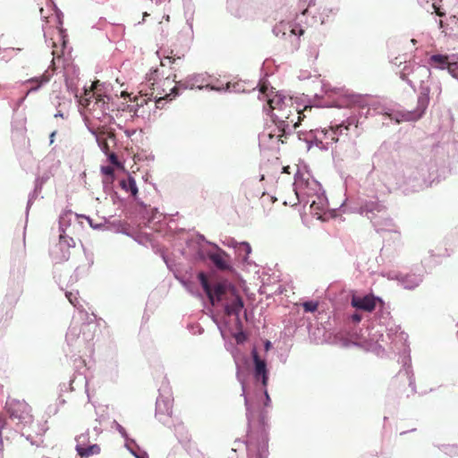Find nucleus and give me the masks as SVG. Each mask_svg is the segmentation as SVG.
Instances as JSON below:
<instances>
[{
  "label": "nucleus",
  "mask_w": 458,
  "mask_h": 458,
  "mask_svg": "<svg viewBox=\"0 0 458 458\" xmlns=\"http://www.w3.org/2000/svg\"><path fill=\"white\" fill-rule=\"evenodd\" d=\"M259 94L262 95V98H259L267 102L275 123L284 126L289 131L299 126L301 121L305 117V112H311L312 110L310 106H306L303 110H299L294 106L292 98L283 97L277 93L271 96L273 91L265 84L260 86Z\"/></svg>",
  "instance_id": "1"
},
{
  "label": "nucleus",
  "mask_w": 458,
  "mask_h": 458,
  "mask_svg": "<svg viewBox=\"0 0 458 458\" xmlns=\"http://www.w3.org/2000/svg\"><path fill=\"white\" fill-rule=\"evenodd\" d=\"M176 75H174V78L167 76L166 78L160 80L159 81L151 82V95L157 99V101L162 99H173L178 95V89L180 86H182L181 82L179 86L175 81Z\"/></svg>",
  "instance_id": "2"
},
{
  "label": "nucleus",
  "mask_w": 458,
  "mask_h": 458,
  "mask_svg": "<svg viewBox=\"0 0 458 458\" xmlns=\"http://www.w3.org/2000/svg\"><path fill=\"white\" fill-rule=\"evenodd\" d=\"M198 277L212 305L224 300V295L227 293L226 285L228 284L217 283L211 286L204 273H199Z\"/></svg>",
  "instance_id": "3"
},
{
  "label": "nucleus",
  "mask_w": 458,
  "mask_h": 458,
  "mask_svg": "<svg viewBox=\"0 0 458 458\" xmlns=\"http://www.w3.org/2000/svg\"><path fill=\"white\" fill-rule=\"evenodd\" d=\"M227 293L224 295V301H230L225 304V311L226 315H236L238 316L243 309V301L242 297L237 294L236 290L231 284L226 285Z\"/></svg>",
  "instance_id": "4"
},
{
  "label": "nucleus",
  "mask_w": 458,
  "mask_h": 458,
  "mask_svg": "<svg viewBox=\"0 0 458 458\" xmlns=\"http://www.w3.org/2000/svg\"><path fill=\"white\" fill-rule=\"evenodd\" d=\"M7 411L12 418L20 421H26L31 419V408L24 401L13 399L6 403Z\"/></svg>",
  "instance_id": "5"
},
{
  "label": "nucleus",
  "mask_w": 458,
  "mask_h": 458,
  "mask_svg": "<svg viewBox=\"0 0 458 458\" xmlns=\"http://www.w3.org/2000/svg\"><path fill=\"white\" fill-rule=\"evenodd\" d=\"M429 93L430 89L428 87L421 89V91L418 97L417 108L414 113H407L402 115V120L405 121H416L420 119L425 113L428 103H429Z\"/></svg>",
  "instance_id": "6"
},
{
  "label": "nucleus",
  "mask_w": 458,
  "mask_h": 458,
  "mask_svg": "<svg viewBox=\"0 0 458 458\" xmlns=\"http://www.w3.org/2000/svg\"><path fill=\"white\" fill-rule=\"evenodd\" d=\"M251 355L254 362V377L257 381L261 380L262 386L267 387L268 383L267 362L259 357L255 348L251 351Z\"/></svg>",
  "instance_id": "7"
},
{
  "label": "nucleus",
  "mask_w": 458,
  "mask_h": 458,
  "mask_svg": "<svg viewBox=\"0 0 458 458\" xmlns=\"http://www.w3.org/2000/svg\"><path fill=\"white\" fill-rule=\"evenodd\" d=\"M88 434H81L76 438V451L82 457H89L100 452V447L98 445H88Z\"/></svg>",
  "instance_id": "8"
},
{
  "label": "nucleus",
  "mask_w": 458,
  "mask_h": 458,
  "mask_svg": "<svg viewBox=\"0 0 458 458\" xmlns=\"http://www.w3.org/2000/svg\"><path fill=\"white\" fill-rule=\"evenodd\" d=\"M349 125L344 123L337 124L335 126H330L328 129H323L321 133L323 134L322 140L326 141L327 145H332L338 141L339 135L342 134L343 130H349Z\"/></svg>",
  "instance_id": "9"
},
{
  "label": "nucleus",
  "mask_w": 458,
  "mask_h": 458,
  "mask_svg": "<svg viewBox=\"0 0 458 458\" xmlns=\"http://www.w3.org/2000/svg\"><path fill=\"white\" fill-rule=\"evenodd\" d=\"M51 255L58 263L67 261L70 259L69 244L64 236H60L59 242L52 250Z\"/></svg>",
  "instance_id": "10"
},
{
  "label": "nucleus",
  "mask_w": 458,
  "mask_h": 458,
  "mask_svg": "<svg viewBox=\"0 0 458 458\" xmlns=\"http://www.w3.org/2000/svg\"><path fill=\"white\" fill-rule=\"evenodd\" d=\"M377 299L373 295H366L364 297H353L352 305L359 310L372 312L377 305Z\"/></svg>",
  "instance_id": "11"
},
{
  "label": "nucleus",
  "mask_w": 458,
  "mask_h": 458,
  "mask_svg": "<svg viewBox=\"0 0 458 458\" xmlns=\"http://www.w3.org/2000/svg\"><path fill=\"white\" fill-rule=\"evenodd\" d=\"M209 259L222 271L231 270L232 268L228 254L222 250L209 254Z\"/></svg>",
  "instance_id": "12"
},
{
  "label": "nucleus",
  "mask_w": 458,
  "mask_h": 458,
  "mask_svg": "<svg viewBox=\"0 0 458 458\" xmlns=\"http://www.w3.org/2000/svg\"><path fill=\"white\" fill-rule=\"evenodd\" d=\"M290 131H289V129H287L284 126H280L279 124H276V128H274L273 130H271L267 132H263L262 138L267 139L269 140H276V142L284 143V141L283 138L285 137V134L289 133Z\"/></svg>",
  "instance_id": "13"
},
{
  "label": "nucleus",
  "mask_w": 458,
  "mask_h": 458,
  "mask_svg": "<svg viewBox=\"0 0 458 458\" xmlns=\"http://www.w3.org/2000/svg\"><path fill=\"white\" fill-rule=\"evenodd\" d=\"M119 186L125 191L130 192L131 195L136 199L138 194V187L135 182V179L131 175H127L126 177L121 179L119 181Z\"/></svg>",
  "instance_id": "14"
},
{
  "label": "nucleus",
  "mask_w": 458,
  "mask_h": 458,
  "mask_svg": "<svg viewBox=\"0 0 458 458\" xmlns=\"http://www.w3.org/2000/svg\"><path fill=\"white\" fill-rule=\"evenodd\" d=\"M362 213H381L386 210V207L377 199L366 201L360 207Z\"/></svg>",
  "instance_id": "15"
},
{
  "label": "nucleus",
  "mask_w": 458,
  "mask_h": 458,
  "mask_svg": "<svg viewBox=\"0 0 458 458\" xmlns=\"http://www.w3.org/2000/svg\"><path fill=\"white\" fill-rule=\"evenodd\" d=\"M92 132L96 135L97 141L101 148V149L107 154L109 151V146L106 142V138H112L114 137V134L112 132H106L104 131H92Z\"/></svg>",
  "instance_id": "16"
},
{
  "label": "nucleus",
  "mask_w": 458,
  "mask_h": 458,
  "mask_svg": "<svg viewBox=\"0 0 458 458\" xmlns=\"http://www.w3.org/2000/svg\"><path fill=\"white\" fill-rule=\"evenodd\" d=\"M449 63V57L445 55H433L429 58L430 65L441 70L446 69Z\"/></svg>",
  "instance_id": "17"
},
{
  "label": "nucleus",
  "mask_w": 458,
  "mask_h": 458,
  "mask_svg": "<svg viewBox=\"0 0 458 458\" xmlns=\"http://www.w3.org/2000/svg\"><path fill=\"white\" fill-rule=\"evenodd\" d=\"M49 77L47 75H42L39 78H32L26 81L28 84H32V86L29 89L26 96H28L30 92L38 89L42 84L48 82Z\"/></svg>",
  "instance_id": "18"
},
{
  "label": "nucleus",
  "mask_w": 458,
  "mask_h": 458,
  "mask_svg": "<svg viewBox=\"0 0 458 458\" xmlns=\"http://www.w3.org/2000/svg\"><path fill=\"white\" fill-rule=\"evenodd\" d=\"M440 2V0H433L431 8L433 9L434 13H437V15H438L439 17H444L445 15V11L444 10Z\"/></svg>",
  "instance_id": "19"
},
{
  "label": "nucleus",
  "mask_w": 458,
  "mask_h": 458,
  "mask_svg": "<svg viewBox=\"0 0 458 458\" xmlns=\"http://www.w3.org/2000/svg\"><path fill=\"white\" fill-rule=\"evenodd\" d=\"M302 307L306 312H314L317 310L318 303L317 301H305L302 303Z\"/></svg>",
  "instance_id": "20"
},
{
  "label": "nucleus",
  "mask_w": 458,
  "mask_h": 458,
  "mask_svg": "<svg viewBox=\"0 0 458 458\" xmlns=\"http://www.w3.org/2000/svg\"><path fill=\"white\" fill-rule=\"evenodd\" d=\"M446 70L454 78L458 79V64L456 62H450Z\"/></svg>",
  "instance_id": "21"
},
{
  "label": "nucleus",
  "mask_w": 458,
  "mask_h": 458,
  "mask_svg": "<svg viewBox=\"0 0 458 458\" xmlns=\"http://www.w3.org/2000/svg\"><path fill=\"white\" fill-rule=\"evenodd\" d=\"M276 200V198L270 196L269 194H265V193H263L260 198V203L262 206H264L265 204L272 205Z\"/></svg>",
  "instance_id": "22"
},
{
  "label": "nucleus",
  "mask_w": 458,
  "mask_h": 458,
  "mask_svg": "<svg viewBox=\"0 0 458 458\" xmlns=\"http://www.w3.org/2000/svg\"><path fill=\"white\" fill-rule=\"evenodd\" d=\"M239 249L241 250H243L246 253V255H249L251 251V247L248 242H242L240 244Z\"/></svg>",
  "instance_id": "23"
},
{
  "label": "nucleus",
  "mask_w": 458,
  "mask_h": 458,
  "mask_svg": "<svg viewBox=\"0 0 458 458\" xmlns=\"http://www.w3.org/2000/svg\"><path fill=\"white\" fill-rule=\"evenodd\" d=\"M102 172H103V174H106V175L113 176V175H114V167H112V166H110V165L103 166V167H102Z\"/></svg>",
  "instance_id": "24"
},
{
  "label": "nucleus",
  "mask_w": 458,
  "mask_h": 458,
  "mask_svg": "<svg viewBox=\"0 0 458 458\" xmlns=\"http://www.w3.org/2000/svg\"><path fill=\"white\" fill-rule=\"evenodd\" d=\"M66 297L68 298L69 301L73 305V306H76L77 303H76V301H77V298L75 296H73V294L72 293H66Z\"/></svg>",
  "instance_id": "25"
},
{
  "label": "nucleus",
  "mask_w": 458,
  "mask_h": 458,
  "mask_svg": "<svg viewBox=\"0 0 458 458\" xmlns=\"http://www.w3.org/2000/svg\"><path fill=\"white\" fill-rule=\"evenodd\" d=\"M109 160L111 161L112 164L114 165H119V161H118V158L116 157V155L114 153H111L109 154Z\"/></svg>",
  "instance_id": "26"
},
{
  "label": "nucleus",
  "mask_w": 458,
  "mask_h": 458,
  "mask_svg": "<svg viewBox=\"0 0 458 458\" xmlns=\"http://www.w3.org/2000/svg\"><path fill=\"white\" fill-rule=\"evenodd\" d=\"M264 394L266 396V403H265V405L266 406H268L269 405V403H270V397H269V394L267 393V390L265 388L264 389Z\"/></svg>",
  "instance_id": "27"
},
{
  "label": "nucleus",
  "mask_w": 458,
  "mask_h": 458,
  "mask_svg": "<svg viewBox=\"0 0 458 458\" xmlns=\"http://www.w3.org/2000/svg\"><path fill=\"white\" fill-rule=\"evenodd\" d=\"M352 321H354V322H360L361 320V316L359 314H354V315H352Z\"/></svg>",
  "instance_id": "28"
},
{
  "label": "nucleus",
  "mask_w": 458,
  "mask_h": 458,
  "mask_svg": "<svg viewBox=\"0 0 458 458\" xmlns=\"http://www.w3.org/2000/svg\"><path fill=\"white\" fill-rule=\"evenodd\" d=\"M157 75V71H154L153 73H151V77L148 79V81H151L152 80L155 81L154 76Z\"/></svg>",
  "instance_id": "29"
},
{
  "label": "nucleus",
  "mask_w": 458,
  "mask_h": 458,
  "mask_svg": "<svg viewBox=\"0 0 458 458\" xmlns=\"http://www.w3.org/2000/svg\"><path fill=\"white\" fill-rule=\"evenodd\" d=\"M149 16V13L147 12H144L142 14V22L145 21L146 18Z\"/></svg>",
  "instance_id": "30"
},
{
  "label": "nucleus",
  "mask_w": 458,
  "mask_h": 458,
  "mask_svg": "<svg viewBox=\"0 0 458 458\" xmlns=\"http://www.w3.org/2000/svg\"><path fill=\"white\" fill-rule=\"evenodd\" d=\"M55 133L56 131H53L51 134H50V143L52 144L54 142V138L55 136Z\"/></svg>",
  "instance_id": "31"
},
{
  "label": "nucleus",
  "mask_w": 458,
  "mask_h": 458,
  "mask_svg": "<svg viewBox=\"0 0 458 458\" xmlns=\"http://www.w3.org/2000/svg\"><path fill=\"white\" fill-rule=\"evenodd\" d=\"M244 401H245V405H246L247 411H250L249 402H248V399L246 396L244 397Z\"/></svg>",
  "instance_id": "32"
},
{
  "label": "nucleus",
  "mask_w": 458,
  "mask_h": 458,
  "mask_svg": "<svg viewBox=\"0 0 458 458\" xmlns=\"http://www.w3.org/2000/svg\"><path fill=\"white\" fill-rule=\"evenodd\" d=\"M438 25H439V28H443L444 27V22H443L442 20H439Z\"/></svg>",
  "instance_id": "33"
},
{
  "label": "nucleus",
  "mask_w": 458,
  "mask_h": 458,
  "mask_svg": "<svg viewBox=\"0 0 458 458\" xmlns=\"http://www.w3.org/2000/svg\"><path fill=\"white\" fill-rule=\"evenodd\" d=\"M55 117H58V116L63 117V114L61 112H59V113L55 114Z\"/></svg>",
  "instance_id": "34"
},
{
  "label": "nucleus",
  "mask_w": 458,
  "mask_h": 458,
  "mask_svg": "<svg viewBox=\"0 0 458 458\" xmlns=\"http://www.w3.org/2000/svg\"><path fill=\"white\" fill-rule=\"evenodd\" d=\"M0 455L3 456V445L1 444V447H0Z\"/></svg>",
  "instance_id": "35"
},
{
  "label": "nucleus",
  "mask_w": 458,
  "mask_h": 458,
  "mask_svg": "<svg viewBox=\"0 0 458 458\" xmlns=\"http://www.w3.org/2000/svg\"><path fill=\"white\" fill-rule=\"evenodd\" d=\"M245 393V385L242 383V394L244 395Z\"/></svg>",
  "instance_id": "36"
},
{
  "label": "nucleus",
  "mask_w": 458,
  "mask_h": 458,
  "mask_svg": "<svg viewBox=\"0 0 458 458\" xmlns=\"http://www.w3.org/2000/svg\"><path fill=\"white\" fill-rule=\"evenodd\" d=\"M269 346H270V343H269V342H267V343L266 344V348H267V349H268V348H269Z\"/></svg>",
  "instance_id": "37"
},
{
  "label": "nucleus",
  "mask_w": 458,
  "mask_h": 458,
  "mask_svg": "<svg viewBox=\"0 0 458 458\" xmlns=\"http://www.w3.org/2000/svg\"><path fill=\"white\" fill-rule=\"evenodd\" d=\"M168 59H173V62H174V58H173L172 56H168Z\"/></svg>",
  "instance_id": "38"
},
{
  "label": "nucleus",
  "mask_w": 458,
  "mask_h": 458,
  "mask_svg": "<svg viewBox=\"0 0 458 458\" xmlns=\"http://www.w3.org/2000/svg\"><path fill=\"white\" fill-rule=\"evenodd\" d=\"M3 89L2 85L0 84V90Z\"/></svg>",
  "instance_id": "39"
},
{
  "label": "nucleus",
  "mask_w": 458,
  "mask_h": 458,
  "mask_svg": "<svg viewBox=\"0 0 458 458\" xmlns=\"http://www.w3.org/2000/svg\"><path fill=\"white\" fill-rule=\"evenodd\" d=\"M138 458H144V457H140V456H137Z\"/></svg>",
  "instance_id": "40"
}]
</instances>
